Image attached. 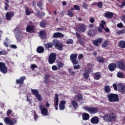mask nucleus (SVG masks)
Here are the masks:
<instances>
[{
	"instance_id": "nucleus-1",
	"label": "nucleus",
	"mask_w": 125,
	"mask_h": 125,
	"mask_svg": "<svg viewBox=\"0 0 125 125\" xmlns=\"http://www.w3.org/2000/svg\"><path fill=\"white\" fill-rule=\"evenodd\" d=\"M103 119L104 121L106 122V123H112V122H115L117 120V116L115 115L113 113L109 114H105L103 117Z\"/></svg>"
},
{
	"instance_id": "nucleus-2",
	"label": "nucleus",
	"mask_w": 125,
	"mask_h": 125,
	"mask_svg": "<svg viewBox=\"0 0 125 125\" xmlns=\"http://www.w3.org/2000/svg\"><path fill=\"white\" fill-rule=\"evenodd\" d=\"M107 98L109 102H119L120 99L118 94L110 93L107 95Z\"/></svg>"
},
{
	"instance_id": "nucleus-3",
	"label": "nucleus",
	"mask_w": 125,
	"mask_h": 125,
	"mask_svg": "<svg viewBox=\"0 0 125 125\" xmlns=\"http://www.w3.org/2000/svg\"><path fill=\"white\" fill-rule=\"evenodd\" d=\"M83 109L91 115H94V114L98 113V108L96 107L85 106L83 107Z\"/></svg>"
},
{
	"instance_id": "nucleus-4",
	"label": "nucleus",
	"mask_w": 125,
	"mask_h": 125,
	"mask_svg": "<svg viewBox=\"0 0 125 125\" xmlns=\"http://www.w3.org/2000/svg\"><path fill=\"white\" fill-rule=\"evenodd\" d=\"M116 66L120 70H122L124 72L125 71V61L124 60H121L116 62Z\"/></svg>"
},
{
	"instance_id": "nucleus-5",
	"label": "nucleus",
	"mask_w": 125,
	"mask_h": 125,
	"mask_svg": "<svg viewBox=\"0 0 125 125\" xmlns=\"http://www.w3.org/2000/svg\"><path fill=\"white\" fill-rule=\"evenodd\" d=\"M39 109L41 111L42 115L43 116H48V109L44 107L43 104L39 105Z\"/></svg>"
},
{
	"instance_id": "nucleus-6",
	"label": "nucleus",
	"mask_w": 125,
	"mask_h": 125,
	"mask_svg": "<svg viewBox=\"0 0 125 125\" xmlns=\"http://www.w3.org/2000/svg\"><path fill=\"white\" fill-rule=\"evenodd\" d=\"M31 93H32L33 95H35V96H36L38 101H42V95L40 94V93L37 89H32Z\"/></svg>"
},
{
	"instance_id": "nucleus-7",
	"label": "nucleus",
	"mask_w": 125,
	"mask_h": 125,
	"mask_svg": "<svg viewBox=\"0 0 125 125\" xmlns=\"http://www.w3.org/2000/svg\"><path fill=\"white\" fill-rule=\"evenodd\" d=\"M77 29L79 33H84L86 31V26L83 23H80L77 27Z\"/></svg>"
},
{
	"instance_id": "nucleus-8",
	"label": "nucleus",
	"mask_w": 125,
	"mask_h": 125,
	"mask_svg": "<svg viewBox=\"0 0 125 125\" xmlns=\"http://www.w3.org/2000/svg\"><path fill=\"white\" fill-rule=\"evenodd\" d=\"M54 45L56 49H58L60 51L63 50V43L59 42L54 41Z\"/></svg>"
},
{
	"instance_id": "nucleus-9",
	"label": "nucleus",
	"mask_w": 125,
	"mask_h": 125,
	"mask_svg": "<svg viewBox=\"0 0 125 125\" xmlns=\"http://www.w3.org/2000/svg\"><path fill=\"white\" fill-rule=\"evenodd\" d=\"M103 42V38H99L95 40L92 41V43L94 46H96L98 47L100 46L99 44H101Z\"/></svg>"
},
{
	"instance_id": "nucleus-10",
	"label": "nucleus",
	"mask_w": 125,
	"mask_h": 125,
	"mask_svg": "<svg viewBox=\"0 0 125 125\" xmlns=\"http://www.w3.org/2000/svg\"><path fill=\"white\" fill-rule=\"evenodd\" d=\"M0 72L3 74L7 73V67L4 62H0Z\"/></svg>"
},
{
	"instance_id": "nucleus-11",
	"label": "nucleus",
	"mask_w": 125,
	"mask_h": 125,
	"mask_svg": "<svg viewBox=\"0 0 125 125\" xmlns=\"http://www.w3.org/2000/svg\"><path fill=\"white\" fill-rule=\"evenodd\" d=\"M77 57H78V54H72L70 55V59L73 65H77L78 64Z\"/></svg>"
},
{
	"instance_id": "nucleus-12",
	"label": "nucleus",
	"mask_w": 125,
	"mask_h": 125,
	"mask_svg": "<svg viewBox=\"0 0 125 125\" xmlns=\"http://www.w3.org/2000/svg\"><path fill=\"white\" fill-rule=\"evenodd\" d=\"M56 60V55L54 53H51L49 56L48 62L49 64H53Z\"/></svg>"
},
{
	"instance_id": "nucleus-13",
	"label": "nucleus",
	"mask_w": 125,
	"mask_h": 125,
	"mask_svg": "<svg viewBox=\"0 0 125 125\" xmlns=\"http://www.w3.org/2000/svg\"><path fill=\"white\" fill-rule=\"evenodd\" d=\"M26 31L27 32V33L34 34L36 31V28L34 25H28L26 26Z\"/></svg>"
},
{
	"instance_id": "nucleus-14",
	"label": "nucleus",
	"mask_w": 125,
	"mask_h": 125,
	"mask_svg": "<svg viewBox=\"0 0 125 125\" xmlns=\"http://www.w3.org/2000/svg\"><path fill=\"white\" fill-rule=\"evenodd\" d=\"M74 99L77 102H81V101H83V94L81 93L77 94L76 95L74 96Z\"/></svg>"
},
{
	"instance_id": "nucleus-15",
	"label": "nucleus",
	"mask_w": 125,
	"mask_h": 125,
	"mask_svg": "<svg viewBox=\"0 0 125 125\" xmlns=\"http://www.w3.org/2000/svg\"><path fill=\"white\" fill-rule=\"evenodd\" d=\"M13 16H14V12H7L6 13V19L8 21L11 20V19Z\"/></svg>"
},
{
	"instance_id": "nucleus-16",
	"label": "nucleus",
	"mask_w": 125,
	"mask_h": 125,
	"mask_svg": "<svg viewBox=\"0 0 125 125\" xmlns=\"http://www.w3.org/2000/svg\"><path fill=\"white\" fill-rule=\"evenodd\" d=\"M108 68L110 72H114L117 68V64L115 63H111L109 64Z\"/></svg>"
},
{
	"instance_id": "nucleus-17",
	"label": "nucleus",
	"mask_w": 125,
	"mask_h": 125,
	"mask_svg": "<svg viewBox=\"0 0 125 125\" xmlns=\"http://www.w3.org/2000/svg\"><path fill=\"white\" fill-rule=\"evenodd\" d=\"M104 17L107 19H111L114 16V13L111 12H106L103 14Z\"/></svg>"
},
{
	"instance_id": "nucleus-18",
	"label": "nucleus",
	"mask_w": 125,
	"mask_h": 125,
	"mask_svg": "<svg viewBox=\"0 0 125 125\" xmlns=\"http://www.w3.org/2000/svg\"><path fill=\"white\" fill-rule=\"evenodd\" d=\"M54 102V107H58V104L59 102V97L58 96V94H55Z\"/></svg>"
},
{
	"instance_id": "nucleus-19",
	"label": "nucleus",
	"mask_w": 125,
	"mask_h": 125,
	"mask_svg": "<svg viewBox=\"0 0 125 125\" xmlns=\"http://www.w3.org/2000/svg\"><path fill=\"white\" fill-rule=\"evenodd\" d=\"M64 37H65V35H64V34H62L61 32H56L54 33L53 35V38H54V39L63 38Z\"/></svg>"
},
{
	"instance_id": "nucleus-20",
	"label": "nucleus",
	"mask_w": 125,
	"mask_h": 125,
	"mask_svg": "<svg viewBox=\"0 0 125 125\" xmlns=\"http://www.w3.org/2000/svg\"><path fill=\"white\" fill-rule=\"evenodd\" d=\"M25 80H26V77H21L20 79H17L16 80V83H17V84H23V83H24V81H25Z\"/></svg>"
},
{
	"instance_id": "nucleus-21",
	"label": "nucleus",
	"mask_w": 125,
	"mask_h": 125,
	"mask_svg": "<svg viewBox=\"0 0 125 125\" xmlns=\"http://www.w3.org/2000/svg\"><path fill=\"white\" fill-rule=\"evenodd\" d=\"M4 122L5 123L6 125H14V122H13V121L11 120L10 118L8 117H5Z\"/></svg>"
},
{
	"instance_id": "nucleus-22",
	"label": "nucleus",
	"mask_w": 125,
	"mask_h": 125,
	"mask_svg": "<svg viewBox=\"0 0 125 125\" xmlns=\"http://www.w3.org/2000/svg\"><path fill=\"white\" fill-rule=\"evenodd\" d=\"M65 105H66V101L62 100L60 102L59 109L61 111L65 110Z\"/></svg>"
},
{
	"instance_id": "nucleus-23",
	"label": "nucleus",
	"mask_w": 125,
	"mask_h": 125,
	"mask_svg": "<svg viewBox=\"0 0 125 125\" xmlns=\"http://www.w3.org/2000/svg\"><path fill=\"white\" fill-rule=\"evenodd\" d=\"M96 33H97L96 30L94 29H90L87 32V35L90 37H94L95 35H96Z\"/></svg>"
},
{
	"instance_id": "nucleus-24",
	"label": "nucleus",
	"mask_w": 125,
	"mask_h": 125,
	"mask_svg": "<svg viewBox=\"0 0 125 125\" xmlns=\"http://www.w3.org/2000/svg\"><path fill=\"white\" fill-rule=\"evenodd\" d=\"M45 15V13L43 12H40V10H38L37 13H35V16H37L39 18H42Z\"/></svg>"
},
{
	"instance_id": "nucleus-25",
	"label": "nucleus",
	"mask_w": 125,
	"mask_h": 125,
	"mask_svg": "<svg viewBox=\"0 0 125 125\" xmlns=\"http://www.w3.org/2000/svg\"><path fill=\"white\" fill-rule=\"evenodd\" d=\"M91 124H98L99 123V118L97 116H95L91 119Z\"/></svg>"
},
{
	"instance_id": "nucleus-26",
	"label": "nucleus",
	"mask_w": 125,
	"mask_h": 125,
	"mask_svg": "<svg viewBox=\"0 0 125 125\" xmlns=\"http://www.w3.org/2000/svg\"><path fill=\"white\" fill-rule=\"evenodd\" d=\"M71 105H72L74 109L75 110H77L78 108H79V104H78V103L76 101L72 100L71 102Z\"/></svg>"
},
{
	"instance_id": "nucleus-27",
	"label": "nucleus",
	"mask_w": 125,
	"mask_h": 125,
	"mask_svg": "<svg viewBox=\"0 0 125 125\" xmlns=\"http://www.w3.org/2000/svg\"><path fill=\"white\" fill-rule=\"evenodd\" d=\"M37 53H43L44 52V48L42 46H39L36 49Z\"/></svg>"
},
{
	"instance_id": "nucleus-28",
	"label": "nucleus",
	"mask_w": 125,
	"mask_h": 125,
	"mask_svg": "<svg viewBox=\"0 0 125 125\" xmlns=\"http://www.w3.org/2000/svg\"><path fill=\"white\" fill-rule=\"evenodd\" d=\"M96 61L97 62H99V63H105V58L103 57H97L96 58Z\"/></svg>"
},
{
	"instance_id": "nucleus-29",
	"label": "nucleus",
	"mask_w": 125,
	"mask_h": 125,
	"mask_svg": "<svg viewBox=\"0 0 125 125\" xmlns=\"http://www.w3.org/2000/svg\"><path fill=\"white\" fill-rule=\"evenodd\" d=\"M44 45L46 48H51L54 45V42H48L47 43H44Z\"/></svg>"
},
{
	"instance_id": "nucleus-30",
	"label": "nucleus",
	"mask_w": 125,
	"mask_h": 125,
	"mask_svg": "<svg viewBox=\"0 0 125 125\" xmlns=\"http://www.w3.org/2000/svg\"><path fill=\"white\" fill-rule=\"evenodd\" d=\"M119 91L122 94H125V85L123 84L120 85Z\"/></svg>"
},
{
	"instance_id": "nucleus-31",
	"label": "nucleus",
	"mask_w": 125,
	"mask_h": 125,
	"mask_svg": "<svg viewBox=\"0 0 125 125\" xmlns=\"http://www.w3.org/2000/svg\"><path fill=\"white\" fill-rule=\"evenodd\" d=\"M82 118L83 121H87L89 119V114L86 113H83Z\"/></svg>"
},
{
	"instance_id": "nucleus-32",
	"label": "nucleus",
	"mask_w": 125,
	"mask_h": 125,
	"mask_svg": "<svg viewBox=\"0 0 125 125\" xmlns=\"http://www.w3.org/2000/svg\"><path fill=\"white\" fill-rule=\"evenodd\" d=\"M118 45L120 48H125V41H120L118 43Z\"/></svg>"
},
{
	"instance_id": "nucleus-33",
	"label": "nucleus",
	"mask_w": 125,
	"mask_h": 125,
	"mask_svg": "<svg viewBox=\"0 0 125 125\" xmlns=\"http://www.w3.org/2000/svg\"><path fill=\"white\" fill-rule=\"evenodd\" d=\"M4 9L5 10H8V8H9V0H4Z\"/></svg>"
},
{
	"instance_id": "nucleus-34",
	"label": "nucleus",
	"mask_w": 125,
	"mask_h": 125,
	"mask_svg": "<svg viewBox=\"0 0 125 125\" xmlns=\"http://www.w3.org/2000/svg\"><path fill=\"white\" fill-rule=\"evenodd\" d=\"M39 35L41 37V39H44L45 38L46 34H45V31L44 30H42L40 31Z\"/></svg>"
},
{
	"instance_id": "nucleus-35",
	"label": "nucleus",
	"mask_w": 125,
	"mask_h": 125,
	"mask_svg": "<svg viewBox=\"0 0 125 125\" xmlns=\"http://www.w3.org/2000/svg\"><path fill=\"white\" fill-rule=\"evenodd\" d=\"M46 21L43 20H42V21H41L40 23V27L41 28H45V27H46Z\"/></svg>"
},
{
	"instance_id": "nucleus-36",
	"label": "nucleus",
	"mask_w": 125,
	"mask_h": 125,
	"mask_svg": "<svg viewBox=\"0 0 125 125\" xmlns=\"http://www.w3.org/2000/svg\"><path fill=\"white\" fill-rule=\"evenodd\" d=\"M100 78H101V73H100V72H96L95 73V75L94 76V79L95 80H98Z\"/></svg>"
},
{
	"instance_id": "nucleus-37",
	"label": "nucleus",
	"mask_w": 125,
	"mask_h": 125,
	"mask_svg": "<svg viewBox=\"0 0 125 125\" xmlns=\"http://www.w3.org/2000/svg\"><path fill=\"white\" fill-rule=\"evenodd\" d=\"M109 44V42L107 40H105L104 42L102 44V47H103V48H105L107 47V45Z\"/></svg>"
},
{
	"instance_id": "nucleus-38",
	"label": "nucleus",
	"mask_w": 125,
	"mask_h": 125,
	"mask_svg": "<svg viewBox=\"0 0 125 125\" xmlns=\"http://www.w3.org/2000/svg\"><path fill=\"white\" fill-rule=\"evenodd\" d=\"M117 77H118V78H119L120 79L125 78V75H124V73H123V72H118Z\"/></svg>"
},
{
	"instance_id": "nucleus-39",
	"label": "nucleus",
	"mask_w": 125,
	"mask_h": 125,
	"mask_svg": "<svg viewBox=\"0 0 125 125\" xmlns=\"http://www.w3.org/2000/svg\"><path fill=\"white\" fill-rule=\"evenodd\" d=\"M57 65L58 68L59 70V69H61V68H63L64 64V63H63L61 62H58Z\"/></svg>"
},
{
	"instance_id": "nucleus-40",
	"label": "nucleus",
	"mask_w": 125,
	"mask_h": 125,
	"mask_svg": "<svg viewBox=\"0 0 125 125\" xmlns=\"http://www.w3.org/2000/svg\"><path fill=\"white\" fill-rule=\"evenodd\" d=\"M83 76L84 79H87L88 78H89V73L88 71H86V70L85 71V72L83 74Z\"/></svg>"
},
{
	"instance_id": "nucleus-41",
	"label": "nucleus",
	"mask_w": 125,
	"mask_h": 125,
	"mask_svg": "<svg viewBox=\"0 0 125 125\" xmlns=\"http://www.w3.org/2000/svg\"><path fill=\"white\" fill-rule=\"evenodd\" d=\"M104 91H105L106 93H109L110 91H111V89L110 88V86L106 85L104 86Z\"/></svg>"
},
{
	"instance_id": "nucleus-42",
	"label": "nucleus",
	"mask_w": 125,
	"mask_h": 125,
	"mask_svg": "<svg viewBox=\"0 0 125 125\" xmlns=\"http://www.w3.org/2000/svg\"><path fill=\"white\" fill-rule=\"evenodd\" d=\"M68 72L69 73L70 76H72V77H74V76L76 75V72L72 71V69L70 68L69 69Z\"/></svg>"
},
{
	"instance_id": "nucleus-43",
	"label": "nucleus",
	"mask_w": 125,
	"mask_h": 125,
	"mask_svg": "<svg viewBox=\"0 0 125 125\" xmlns=\"http://www.w3.org/2000/svg\"><path fill=\"white\" fill-rule=\"evenodd\" d=\"M125 29H122L117 32V33L118 35H123V34H125Z\"/></svg>"
},
{
	"instance_id": "nucleus-44",
	"label": "nucleus",
	"mask_w": 125,
	"mask_h": 125,
	"mask_svg": "<svg viewBox=\"0 0 125 125\" xmlns=\"http://www.w3.org/2000/svg\"><path fill=\"white\" fill-rule=\"evenodd\" d=\"M74 9L75 10H77L78 11H80L81 10V8L78 5H74Z\"/></svg>"
},
{
	"instance_id": "nucleus-45",
	"label": "nucleus",
	"mask_w": 125,
	"mask_h": 125,
	"mask_svg": "<svg viewBox=\"0 0 125 125\" xmlns=\"http://www.w3.org/2000/svg\"><path fill=\"white\" fill-rule=\"evenodd\" d=\"M42 2H39L37 3V6L40 8V9L42 10Z\"/></svg>"
},
{
	"instance_id": "nucleus-46",
	"label": "nucleus",
	"mask_w": 125,
	"mask_h": 125,
	"mask_svg": "<svg viewBox=\"0 0 125 125\" xmlns=\"http://www.w3.org/2000/svg\"><path fill=\"white\" fill-rule=\"evenodd\" d=\"M67 15L69 16V17H74V13L70 11H67Z\"/></svg>"
},
{
	"instance_id": "nucleus-47",
	"label": "nucleus",
	"mask_w": 125,
	"mask_h": 125,
	"mask_svg": "<svg viewBox=\"0 0 125 125\" xmlns=\"http://www.w3.org/2000/svg\"><path fill=\"white\" fill-rule=\"evenodd\" d=\"M50 78V75H49V74L48 73H46L44 76V79L45 80H48V79H49Z\"/></svg>"
},
{
	"instance_id": "nucleus-48",
	"label": "nucleus",
	"mask_w": 125,
	"mask_h": 125,
	"mask_svg": "<svg viewBox=\"0 0 125 125\" xmlns=\"http://www.w3.org/2000/svg\"><path fill=\"white\" fill-rule=\"evenodd\" d=\"M119 7H121L122 8H123V7H125V0H123L122 2H121V5L120 6L119 5Z\"/></svg>"
},
{
	"instance_id": "nucleus-49",
	"label": "nucleus",
	"mask_w": 125,
	"mask_h": 125,
	"mask_svg": "<svg viewBox=\"0 0 125 125\" xmlns=\"http://www.w3.org/2000/svg\"><path fill=\"white\" fill-rule=\"evenodd\" d=\"M97 6L99 7V8H102V7H103V3H102V2H99L97 4Z\"/></svg>"
},
{
	"instance_id": "nucleus-50",
	"label": "nucleus",
	"mask_w": 125,
	"mask_h": 125,
	"mask_svg": "<svg viewBox=\"0 0 125 125\" xmlns=\"http://www.w3.org/2000/svg\"><path fill=\"white\" fill-rule=\"evenodd\" d=\"M74 70H79V69H80L81 65L80 64H78L77 65H74L73 67Z\"/></svg>"
},
{
	"instance_id": "nucleus-51",
	"label": "nucleus",
	"mask_w": 125,
	"mask_h": 125,
	"mask_svg": "<svg viewBox=\"0 0 125 125\" xmlns=\"http://www.w3.org/2000/svg\"><path fill=\"white\" fill-rule=\"evenodd\" d=\"M16 39H17L18 41H21V36H20L19 34H17L16 35Z\"/></svg>"
},
{
	"instance_id": "nucleus-52",
	"label": "nucleus",
	"mask_w": 125,
	"mask_h": 125,
	"mask_svg": "<svg viewBox=\"0 0 125 125\" xmlns=\"http://www.w3.org/2000/svg\"><path fill=\"white\" fill-rule=\"evenodd\" d=\"M79 42L81 45H83V46L84 45V42L82 40V39L79 40Z\"/></svg>"
},
{
	"instance_id": "nucleus-53",
	"label": "nucleus",
	"mask_w": 125,
	"mask_h": 125,
	"mask_svg": "<svg viewBox=\"0 0 125 125\" xmlns=\"http://www.w3.org/2000/svg\"><path fill=\"white\" fill-rule=\"evenodd\" d=\"M74 43V41H73V40L69 39L66 42V43L67 44H69V43H71V44Z\"/></svg>"
},
{
	"instance_id": "nucleus-54",
	"label": "nucleus",
	"mask_w": 125,
	"mask_h": 125,
	"mask_svg": "<svg viewBox=\"0 0 125 125\" xmlns=\"http://www.w3.org/2000/svg\"><path fill=\"white\" fill-rule=\"evenodd\" d=\"M52 69L53 71H57V70H59V69H58V67H57V66H56V65L52 66Z\"/></svg>"
},
{
	"instance_id": "nucleus-55",
	"label": "nucleus",
	"mask_w": 125,
	"mask_h": 125,
	"mask_svg": "<svg viewBox=\"0 0 125 125\" xmlns=\"http://www.w3.org/2000/svg\"><path fill=\"white\" fill-rule=\"evenodd\" d=\"M117 27L118 28H123V27H124V24H123V23L122 22H120L119 23H118L117 25Z\"/></svg>"
},
{
	"instance_id": "nucleus-56",
	"label": "nucleus",
	"mask_w": 125,
	"mask_h": 125,
	"mask_svg": "<svg viewBox=\"0 0 125 125\" xmlns=\"http://www.w3.org/2000/svg\"><path fill=\"white\" fill-rule=\"evenodd\" d=\"M25 14L28 16L31 15V12L29 11V9H27L25 10Z\"/></svg>"
},
{
	"instance_id": "nucleus-57",
	"label": "nucleus",
	"mask_w": 125,
	"mask_h": 125,
	"mask_svg": "<svg viewBox=\"0 0 125 125\" xmlns=\"http://www.w3.org/2000/svg\"><path fill=\"white\" fill-rule=\"evenodd\" d=\"M83 8H84L85 9H86L87 8V7H88V6L87 5V4H86V3H83Z\"/></svg>"
},
{
	"instance_id": "nucleus-58",
	"label": "nucleus",
	"mask_w": 125,
	"mask_h": 125,
	"mask_svg": "<svg viewBox=\"0 0 125 125\" xmlns=\"http://www.w3.org/2000/svg\"><path fill=\"white\" fill-rule=\"evenodd\" d=\"M113 87L114 88V90H118V86L117 85V84L114 83L113 84Z\"/></svg>"
},
{
	"instance_id": "nucleus-59",
	"label": "nucleus",
	"mask_w": 125,
	"mask_h": 125,
	"mask_svg": "<svg viewBox=\"0 0 125 125\" xmlns=\"http://www.w3.org/2000/svg\"><path fill=\"white\" fill-rule=\"evenodd\" d=\"M89 21L92 24V23H94L95 20L94 19V18H93L90 19Z\"/></svg>"
},
{
	"instance_id": "nucleus-60",
	"label": "nucleus",
	"mask_w": 125,
	"mask_h": 125,
	"mask_svg": "<svg viewBox=\"0 0 125 125\" xmlns=\"http://www.w3.org/2000/svg\"><path fill=\"white\" fill-rule=\"evenodd\" d=\"M10 47H11V48H14L15 49L17 48V46H16V45L15 44L11 45Z\"/></svg>"
},
{
	"instance_id": "nucleus-61",
	"label": "nucleus",
	"mask_w": 125,
	"mask_h": 125,
	"mask_svg": "<svg viewBox=\"0 0 125 125\" xmlns=\"http://www.w3.org/2000/svg\"><path fill=\"white\" fill-rule=\"evenodd\" d=\"M31 67L32 70H34V69L37 68V65L33 64L31 65Z\"/></svg>"
},
{
	"instance_id": "nucleus-62",
	"label": "nucleus",
	"mask_w": 125,
	"mask_h": 125,
	"mask_svg": "<svg viewBox=\"0 0 125 125\" xmlns=\"http://www.w3.org/2000/svg\"><path fill=\"white\" fill-rule=\"evenodd\" d=\"M78 58L79 59H83V55L82 54H80L79 55Z\"/></svg>"
},
{
	"instance_id": "nucleus-63",
	"label": "nucleus",
	"mask_w": 125,
	"mask_h": 125,
	"mask_svg": "<svg viewBox=\"0 0 125 125\" xmlns=\"http://www.w3.org/2000/svg\"><path fill=\"white\" fill-rule=\"evenodd\" d=\"M86 71H88V73H90V72H92L93 71L92 69L90 68H88Z\"/></svg>"
},
{
	"instance_id": "nucleus-64",
	"label": "nucleus",
	"mask_w": 125,
	"mask_h": 125,
	"mask_svg": "<svg viewBox=\"0 0 125 125\" xmlns=\"http://www.w3.org/2000/svg\"><path fill=\"white\" fill-rule=\"evenodd\" d=\"M122 21H123V22H124V23L125 24V15H123L122 16Z\"/></svg>"
}]
</instances>
